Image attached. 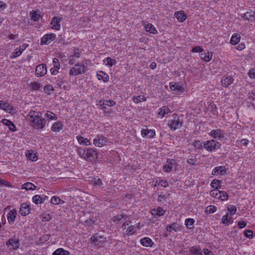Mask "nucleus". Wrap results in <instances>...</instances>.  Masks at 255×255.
Instances as JSON below:
<instances>
[{
  "label": "nucleus",
  "instance_id": "f257e3e1",
  "mask_svg": "<svg viewBox=\"0 0 255 255\" xmlns=\"http://www.w3.org/2000/svg\"><path fill=\"white\" fill-rule=\"evenodd\" d=\"M27 120L31 123V126L36 129H42L46 125V121L42 117V113L31 110L27 116Z\"/></svg>",
  "mask_w": 255,
  "mask_h": 255
},
{
  "label": "nucleus",
  "instance_id": "f03ea898",
  "mask_svg": "<svg viewBox=\"0 0 255 255\" xmlns=\"http://www.w3.org/2000/svg\"><path fill=\"white\" fill-rule=\"evenodd\" d=\"M87 68L84 64H76L74 67L71 68L69 74L72 76H76L85 73Z\"/></svg>",
  "mask_w": 255,
  "mask_h": 255
},
{
  "label": "nucleus",
  "instance_id": "7ed1b4c3",
  "mask_svg": "<svg viewBox=\"0 0 255 255\" xmlns=\"http://www.w3.org/2000/svg\"><path fill=\"white\" fill-rule=\"evenodd\" d=\"M219 145V142L215 140H211L205 141L204 143V147L208 151H213L217 148Z\"/></svg>",
  "mask_w": 255,
  "mask_h": 255
},
{
  "label": "nucleus",
  "instance_id": "20e7f679",
  "mask_svg": "<svg viewBox=\"0 0 255 255\" xmlns=\"http://www.w3.org/2000/svg\"><path fill=\"white\" fill-rule=\"evenodd\" d=\"M91 242L94 244L95 246L99 247H102L106 241V238L102 236H92L90 238Z\"/></svg>",
  "mask_w": 255,
  "mask_h": 255
},
{
  "label": "nucleus",
  "instance_id": "39448f33",
  "mask_svg": "<svg viewBox=\"0 0 255 255\" xmlns=\"http://www.w3.org/2000/svg\"><path fill=\"white\" fill-rule=\"evenodd\" d=\"M6 245L10 250H16L19 248L20 245L19 241L17 238L10 239L6 243Z\"/></svg>",
  "mask_w": 255,
  "mask_h": 255
},
{
  "label": "nucleus",
  "instance_id": "423d86ee",
  "mask_svg": "<svg viewBox=\"0 0 255 255\" xmlns=\"http://www.w3.org/2000/svg\"><path fill=\"white\" fill-rule=\"evenodd\" d=\"M97 157V151L92 148H88L86 150V155L85 159L88 161H93Z\"/></svg>",
  "mask_w": 255,
  "mask_h": 255
},
{
  "label": "nucleus",
  "instance_id": "0eeeda50",
  "mask_svg": "<svg viewBox=\"0 0 255 255\" xmlns=\"http://www.w3.org/2000/svg\"><path fill=\"white\" fill-rule=\"evenodd\" d=\"M56 38V35L54 33L46 34L41 39V45L47 44L48 43L53 41Z\"/></svg>",
  "mask_w": 255,
  "mask_h": 255
},
{
  "label": "nucleus",
  "instance_id": "6e6552de",
  "mask_svg": "<svg viewBox=\"0 0 255 255\" xmlns=\"http://www.w3.org/2000/svg\"><path fill=\"white\" fill-rule=\"evenodd\" d=\"M47 73L46 65L44 64H42L38 65L35 69V74L37 76H43Z\"/></svg>",
  "mask_w": 255,
  "mask_h": 255
},
{
  "label": "nucleus",
  "instance_id": "1a4fd4ad",
  "mask_svg": "<svg viewBox=\"0 0 255 255\" xmlns=\"http://www.w3.org/2000/svg\"><path fill=\"white\" fill-rule=\"evenodd\" d=\"M224 134L225 132L221 129L212 130L210 133V135L214 138H223Z\"/></svg>",
  "mask_w": 255,
  "mask_h": 255
},
{
  "label": "nucleus",
  "instance_id": "9d476101",
  "mask_svg": "<svg viewBox=\"0 0 255 255\" xmlns=\"http://www.w3.org/2000/svg\"><path fill=\"white\" fill-rule=\"evenodd\" d=\"M176 161L173 159H167L166 163L163 166V170L166 172H170L173 168V165H176Z\"/></svg>",
  "mask_w": 255,
  "mask_h": 255
},
{
  "label": "nucleus",
  "instance_id": "9b49d317",
  "mask_svg": "<svg viewBox=\"0 0 255 255\" xmlns=\"http://www.w3.org/2000/svg\"><path fill=\"white\" fill-rule=\"evenodd\" d=\"M107 140L106 138L103 135H98L94 139L93 143L97 147H102L106 144Z\"/></svg>",
  "mask_w": 255,
  "mask_h": 255
},
{
  "label": "nucleus",
  "instance_id": "f8f14e48",
  "mask_svg": "<svg viewBox=\"0 0 255 255\" xmlns=\"http://www.w3.org/2000/svg\"><path fill=\"white\" fill-rule=\"evenodd\" d=\"M141 134L143 137L147 136L150 138L155 135V132L154 130L143 128L141 131Z\"/></svg>",
  "mask_w": 255,
  "mask_h": 255
},
{
  "label": "nucleus",
  "instance_id": "ddd939ff",
  "mask_svg": "<svg viewBox=\"0 0 255 255\" xmlns=\"http://www.w3.org/2000/svg\"><path fill=\"white\" fill-rule=\"evenodd\" d=\"M116 104V102L113 100L105 101L104 100H101L99 102V106L101 109H104L105 108L106 106L111 107L115 105Z\"/></svg>",
  "mask_w": 255,
  "mask_h": 255
},
{
  "label": "nucleus",
  "instance_id": "4468645a",
  "mask_svg": "<svg viewBox=\"0 0 255 255\" xmlns=\"http://www.w3.org/2000/svg\"><path fill=\"white\" fill-rule=\"evenodd\" d=\"M61 21V18L57 17L56 16L53 17L50 22V24L52 25V28L56 30H59L60 28V25L59 23Z\"/></svg>",
  "mask_w": 255,
  "mask_h": 255
},
{
  "label": "nucleus",
  "instance_id": "2eb2a0df",
  "mask_svg": "<svg viewBox=\"0 0 255 255\" xmlns=\"http://www.w3.org/2000/svg\"><path fill=\"white\" fill-rule=\"evenodd\" d=\"M73 52V54L69 57V63L71 64H74L76 59L79 58L81 55V53L78 48H74Z\"/></svg>",
  "mask_w": 255,
  "mask_h": 255
},
{
  "label": "nucleus",
  "instance_id": "dca6fc26",
  "mask_svg": "<svg viewBox=\"0 0 255 255\" xmlns=\"http://www.w3.org/2000/svg\"><path fill=\"white\" fill-rule=\"evenodd\" d=\"M241 17L249 21H253L255 19V11H248L245 13L241 14Z\"/></svg>",
  "mask_w": 255,
  "mask_h": 255
},
{
  "label": "nucleus",
  "instance_id": "f3484780",
  "mask_svg": "<svg viewBox=\"0 0 255 255\" xmlns=\"http://www.w3.org/2000/svg\"><path fill=\"white\" fill-rule=\"evenodd\" d=\"M30 208L26 203H23L21 205L19 209V213L22 216H26L29 213Z\"/></svg>",
  "mask_w": 255,
  "mask_h": 255
},
{
  "label": "nucleus",
  "instance_id": "a211bd4d",
  "mask_svg": "<svg viewBox=\"0 0 255 255\" xmlns=\"http://www.w3.org/2000/svg\"><path fill=\"white\" fill-rule=\"evenodd\" d=\"M201 58L205 62L210 61L212 57V53L209 51L201 52L200 54Z\"/></svg>",
  "mask_w": 255,
  "mask_h": 255
},
{
  "label": "nucleus",
  "instance_id": "6ab92c4d",
  "mask_svg": "<svg viewBox=\"0 0 255 255\" xmlns=\"http://www.w3.org/2000/svg\"><path fill=\"white\" fill-rule=\"evenodd\" d=\"M0 109L7 112H10L12 110V107L8 103L0 101Z\"/></svg>",
  "mask_w": 255,
  "mask_h": 255
},
{
  "label": "nucleus",
  "instance_id": "aec40b11",
  "mask_svg": "<svg viewBox=\"0 0 255 255\" xmlns=\"http://www.w3.org/2000/svg\"><path fill=\"white\" fill-rule=\"evenodd\" d=\"M170 88L172 91L182 93L184 91V88L179 84L170 83Z\"/></svg>",
  "mask_w": 255,
  "mask_h": 255
},
{
  "label": "nucleus",
  "instance_id": "412c9836",
  "mask_svg": "<svg viewBox=\"0 0 255 255\" xmlns=\"http://www.w3.org/2000/svg\"><path fill=\"white\" fill-rule=\"evenodd\" d=\"M1 123L3 125L8 126L9 128V129L11 131H15L16 130L15 126H14L13 123L12 122H11L10 121L5 119H4L1 120Z\"/></svg>",
  "mask_w": 255,
  "mask_h": 255
},
{
  "label": "nucleus",
  "instance_id": "4be33fe9",
  "mask_svg": "<svg viewBox=\"0 0 255 255\" xmlns=\"http://www.w3.org/2000/svg\"><path fill=\"white\" fill-rule=\"evenodd\" d=\"M140 244L146 247H151L153 245L152 240L148 237H145L140 240Z\"/></svg>",
  "mask_w": 255,
  "mask_h": 255
},
{
  "label": "nucleus",
  "instance_id": "5701e85b",
  "mask_svg": "<svg viewBox=\"0 0 255 255\" xmlns=\"http://www.w3.org/2000/svg\"><path fill=\"white\" fill-rule=\"evenodd\" d=\"M168 125L171 130H175L179 125L180 126L182 125V123H180L179 119H177L172 120Z\"/></svg>",
  "mask_w": 255,
  "mask_h": 255
},
{
  "label": "nucleus",
  "instance_id": "b1692460",
  "mask_svg": "<svg viewBox=\"0 0 255 255\" xmlns=\"http://www.w3.org/2000/svg\"><path fill=\"white\" fill-rule=\"evenodd\" d=\"M233 78L231 76L226 77L221 80V84L224 87H228L230 85L233 83Z\"/></svg>",
  "mask_w": 255,
  "mask_h": 255
},
{
  "label": "nucleus",
  "instance_id": "393cba45",
  "mask_svg": "<svg viewBox=\"0 0 255 255\" xmlns=\"http://www.w3.org/2000/svg\"><path fill=\"white\" fill-rule=\"evenodd\" d=\"M63 128V124L60 122H57L54 123L51 127V130L54 132H58Z\"/></svg>",
  "mask_w": 255,
  "mask_h": 255
},
{
  "label": "nucleus",
  "instance_id": "a878e982",
  "mask_svg": "<svg viewBox=\"0 0 255 255\" xmlns=\"http://www.w3.org/2000/svg\"><path fill=\"white\" fill-rule=\"evenodd\" d=\"M218 173L221 175H225L226 173V170L223 166L216 167L212 171V174L215 175Z\"/></svg>",
  "mask_w": 255,
  "mask_h": 255
},
{
  "label": "nucleus",
  "instance_id": "bb28decb",
  "mask_svg": "<svg viewBox=\"0 0 255 255\" xmlns=\"http://www.w3.org/2000/svg\"><path fill=\"white\" fill-rule=\"evenodd\" d=\"M98 79L99 80H102L104 82H108L109 81V76L103 71H99L97 73V74Z\"/></svg>",
  "mask_w": 255,
  "mask_h": 255
},
{
  "label": "nucleus",
  "instance_id": "cd10ccee",
  "mask_svg": "<svg viewBox=\"0 0 255 255\" xmlns=\"http://www.w3.org/2000/svg\"><path fill=\"white\" fill-rule=\"evenodd\" d=\"M165 213V211L162 209L161 207H158L156 209H152L151 211V213L152 216L155 217L157 216H161L163 215Z\"/></svg>",
  "mask_w": 255,
  "mask_h": 255
},
{
  "label": "nucleus",
  "instance_id": "c85d7f7f",
  "mask_svg": "<svg viewBox=\"0 0 255 255\" xmlns=\"http://www.w3.org/2000/svg\"><path fill=\"white\" fill-rule=\"evenodd\" d=\"M174 15L177 19L180 22H183L186 19V15L183 11H177L175 12Z\"/></svg>",
  "mask_w": 255,
  "mask_h": 255
},
{
  "label": "nucleus",
  "instance_id": "c756f323",
  "mask_svg": "<svg viewBox=\"0 0 255 255\" xmlns=\"http://www.w3.org/2000/svg\"><path fill=\"white\" fill-rule=\"evenodd\" d=\"M160 111L157 114L158 117L160 118H163L165 115L170 113V110L166 106H163L160 109Z\"/></svg>",
  "mask_w": 255,
  "mask_h": 255
},
{
  "label": "nucleus",
  "instance_id": "7c9ffc66",
  "mask_svg": "<svg viewBox=\"0 0 255 255\" xmlns=\"http://www.w3.org/2000/svg\"><path fill=\"white\" fill-rule=\"evenodd\" d=\"M241 39V36L239 34L235 33L231 38L230 43L232 45H236L238 44Z\"/></svg>",
  "mask_w": 255,
  "mask_h": 255
},
{
  "label": "nucleus",
  "instance_id": "2f4dec72",
  "mask_svg": "<svg viewBox=\"0 0 255 255\" xmlns=\"http://www.w3.org/2000/svg\"><path fill=\"white\" fill-rule=\"evenodd\" d=\"M189 251L191 255H202L201 250L198 247H192L190 248Z\"/></svg>",
  "mask_w": 255,
  "mask_h": 255
},
{
  "label": "nucleus",
  "instance_id": "473e14b6",
  "mask_svg": "<svg viewBox=\"0 0 255 255\" xmlns=\"http://www.w3.org/2000/svg\"><path fill=\"white\" fill-rule=\"evenodd\" d=\"M77 139L80 144L86 145H89L91 144V142L87 138L82 137V136L78 135L77 136Z\"/></svg>",
  "mask_w": 255,
  "mask_h": 255
},
{
  "label": "nucleus",
  "instance_id": "72a5a7b5",
  "mask_svg": "<svg viewBox=\"0 0 255 255\" xmlns=\"http://www.w3.org/2000/svg\"><path fill=\"white\" fill-rule=\"evenodd\" d=\"M17 212L15 210L10 211L7 215V219L9 222H13L15 219Z\"/></svg>",
  "mask_w": 255,
  "mask_h": 255
},
{
  "label": "nucleus",
  "instance_id": "f704fd0d",
  "mask_svg": "<svg viewBox=\"0 0 255 255\" xmlns=\"http://www.w3.org/2000/svg\"><path fill=\"white\" fill-rule=\"evenodd\" d=\"M70 253L62 248H59L54 252L52 255H69Z\"/></svg>",
  "mask_w": 255,
  "mask_h": 255
},
{
  "label": "nucleus",
  "instance_id": "c9c22d12",
  "mask_svg": "<svg viewBox=\"0 0 255 255\" xmlns=\"http://www.w3.org/2000/svg\"><path fill=\"white\" fill-rule=\"evenodd\" d=\"M145 29L146 31H148L152 34H155L157 32L154 26L151 23H148L145 26Z\"/></svg>",
  "mask_w": 255,
  "mask_h": 255
},
{
  "label": "nucleus",
  "instance_id": "e433bc0d",
  "mask_svg": "<svg viewBox=\"0 0 255 255\" xmlns=\"http://www.w3.org/2000/svg\"><path fill=\"white\" fill-rule=\"evenodd\" d=\"M50 202L53 205L63 204L64 203V201L56 196H53L51 198Z\"/></svg>",
  "mask_w": 255,
  "mask_h": 255
},
{
  "label": "nucleus",
  "instance_id": "4c0bfd02",
  "mask_svg": "<svg viewBox=\"0 0 255 255\" xmlns=\"http://www.w3.org/2000/svg\"><path fill=\"white\" fill-rule=\"evenodd\" d=\"M36 186L30 182H26L22 185V189H24L26 190H34Z\"/></svg>",
  "mask_w": 255,
  "mask_h": 255
},
{
  "label": "nucleus",
  "instance_id": "58836bf2",
  "mask_svg": "<svg viewBox=\"0 0 255 255\" xmlns=\"http://www.w3.org/2000/svg\"><path fill=\"white\" fill-rule=\"evenodd\" d=\"M231 219L232 217H229L228 215L227 214L223 216L222 218V223L226 226L229 225L230 223H233V221L230 222Z\"/></svg>",
  "mask_w": 255,
  "mask_h": 255
},
{
  "label": "nucleus",
  "instance_id": "ea45409f",
  "mask_svg": "<svg viewBox=\"0 0 255 255\" xmlns=\"http://www.w3.org/2000/svg\"><path fill=\"white\" fill-rule=\"evenodd\" d=\"M132 100L135 103L137 104L141 102L145 101L146 100V99L143 95H139L137 96H134L132 98Z\"/></svg>",
  "mask_w": 255,
  "mask_h": 255
},
{
  "label": "nucleus",
  "instance_id": "a19ab883",
  "mask_svg": "<svg viewBox=\"0 0 255 255\" xmlns=\"http://www.w3.org/2000/svg\"><path fill=\"white\" fill-rule=\"evenodd\" d=\"M30 15L31 19L35 21H38L40 16L39 13L36 11H31L30 13Z\"/></svg>",
  "mask_w": 255,
  "mask_h": 255
},
{
  "label": "nucleus",
  "instance_id": "79ce46f5",
  "mask_svg": "<svg viewBox=\"0 0 255 255\" xmlns=\"http://www.w3.org/2000/svg\"><path fill=\"white\" fill-rule=\"evenodd\" d=\"M104 62L106 65L110 67H112L114 64H115L116 61L115 59H111L110 57H107L104 60Z\"/></svg>",
  "mask_w": 255,
  "mask_h": 255
},
{
  "label": "nucleus",
  "instance_id": "37998d69",
  "mask_svg": "<svg viewBox=\"0 0 255 255\" xmlns=\"http://www.w3.org/2000/svg\"><path fill=\"white\" fill-rule=\"evenodd\" d=\"M220 183H221V181L220 180L214 179L211 183V186L213 188L218 190L220 188Z\"/></svg>",
  "mask_w": 255,
  "mask_h": 255
},
{
  "label": "nucleus",
  "instance_id": "c03bdc74",
  "mask_svg": "<svg viewBox=\"0 0 255 255\" xmlns=\"http://www.w3.org/2000/svg\"><path fill=\"white\" fill-rule=\"evenodd\" d=\"M30 86L32 90L35 91L39 90L41 88L40 84L35 81L31 82L30 84Z\"/></svg>",
  "mask_w": 255,
  "mask_h": 255
},
{
  "label": "nucleus",
  "instance_id": "a18cd8bd",
  "mask_svg": "<svg viewBox=\"0 0 255 255\" xmlns=\"http://www.w3.org/2000/svg\"><path fill=\"white\" fill-rule=\"evenodd\" d=\"M217 198L220 199L222 201H225L228 199V195L225 191H221L219 194V196L217 197Z\"/></svg>",
  "mask_w": 255,
  "mask_h": 255
},
{
  "label": "nucleus",
  "instance_id": "49530a36",
  "mask_svg": "<svg viewBox=\"0 0 255 255\" xmlns=\"http://www.w3.org/2000/svg\"><path fill=\"white\" fill-rule=\"evenodd\" d=\"M32 201L36 204H41L42 199L40 195H36L32 197Z\"/></svg>",
  "mask_w": 255,
  "mask_h": 255
},
{
  "label": "nucleus",
  "instance_id": "de8ad7c7",
  "mask_svg": "<svg viewBox=\"0 0 255 255\" xmlns=\"http://www.w3.org/2000/svg\"><path fill=\"white\" fill-rule=\"evenodd\" d=\"M194 222H195V221L193 219L188 218V219H186L185 222V224L187 228L191 229L192 227H191V226L193 225Z\"/></svg>",
  "mask_w": 255,
  "mask_h": 255
},
{
  "label": "nucleus",
  "instance_id": "09e8293b",
  "mask_svg": "<svg viewBox=\"0 0 255 255\" xmlns=\"http://www.w3.org/2000/svg\"><path fill=\"white\" fill-rule=\"evenodd\" d=\"M216 211V207L213 205H210L206 207L205 212L208 213H213Z\"/></svg>",
  "mask_w": 255,
  "mask_h": 255
},
{
  "label": "nucleus",
  "instance_id": "8fccbe9b",
  "mask_svg": "<svg viewBox=\"0 0 255 255\" xmlns=\"http://www.w3.org/2000/svg\"><path fill=\"white\" fill-rule=\"evenodd\" d=\"M44 91L46 93L50 94L54 91V89L51 85H46L44 87Z\"/></svg>",
  "mask_w": 255,
  "mask_h": 255
},
{
  "label": "nucleus",
  "instance_id": "3c124183",
  "mask_svg": "<svg viewBox=\"0 0 255 255\" xmlns=\"http://www.w3.org/2000/svg\"><path fill=\"white\" fill-rule=\"evenodd\" d=\"M22 52L18 48L15 49L14 51L12 53L11 58H15L20 56L22 54Z\"/></svg>",
  "mask_w": 255,
  "mask_h": 255
},
{
  "label": "nucleus",
  "instance_id": "603ef678",
  "mask_svg": "<svg viewBox=\"0 0 255 255\" xmlns=\"http://www.w3.org/2000/svg\"><path fill=\"white\" fill-rule=\"evenodd\" d=\"M166 230L168 232H171L172 230L177 231V224L175 223H173L172 225H168L166 227Z\"/></svg>",
  "mask_w": 255,
  "mask_h": 255
},
{
  "label": "nucleus",
  "instance_id": "864d4df0",
  "mask_svg": "<svg viewBox=\"0 0 255 255\" xmlns=\"http://www.w3.org/2000/svg\"><path fill=\"white\" fill-rule=\"evenodd\" d=\"M26 157L29 160H31V161H36L37 160V156L33 153L29 152L26 154Z\"/></svg>",
  "mask_w": 255,
  "mask_h": 255
},
{
  "label": "nucleus",
  "instance_id": "5fc2aeb1",
  "mask_svg": "<svg viewBox=\"0 0 255 255\" xmlns=\"http://www.w3.org/2000/svg\"><path fill=\"white\" fill-rule=\"evenodd\" d=\"M60 64L58 63V64H55L54 67L51 68L50 69V72L52 75H56L58 72V70L59 69Z\"/></svg>",
  "mask_w": 255,
  "mask_h": 255
},
{
  "label": "nucleus",
  "instance_id": "6e6d98bb",
  "mask_svg": "<svg viewBox=\"0 0 255 255\" xmlns=\"http://www.w3.org/2000/svg\"><path fill=\"white\" fill-rule=\"evenodd\" d=\"M44 118H48L50 120H52L55 119V116L53 113L50 111H47L44 115Z\"/></svg>",
  "mask_w": 255,
  "mask_h": 255
},
{
  "label": "nucleus",
  "instance_id": "4d7b16f0",
  "mask_svg": "<svg viewBox=\"0 0 255 255\" xmlns=\"http://www.w3.org/2000/svg\"><path fill=\"white\" fill-rule=\"evenodd\" d=\"M193 145L197 148L199 149H203V145L201 142L199 140H195L193 142Z\"/></svg>",
  "mask_w": 255,
  "mask_h": 255
},
{
  "label": "nucleus",
  "instance_id": "13d9d810",
  "mask_svg": "<svg viewBox=\"0 0 255 255\" xmlns=\"http://www.w3.org/2000/svg\"><path fill=\"white\" fill-rule=\"evenodd\" d=\"M77 152L80 156L85 159V156L86 155V150L79 148L77 149Z\"/></svg>",
  "mask_w": 255,
  "mask_h": 255
},
{
  "label": "nucleus",
  "instance_id": "bf43d9fd",
  "mask_svg": "<svg viewBox=\"0 0 255 255\" xmlns=\"http://www.w3.org/2000/svg\"><path fill=\"white\" fill-rule=\"evenodd\" d=\"M228 210L229 211L231 215H233L236 213V212L237 211V208L235 206L231 205L228 207Z\"/></svg>",
  "mask_w": 255,
  "mask_h": 255
},
{
  "label": "nucleus",
  "instance_id": "052dcab7",
  "mask_svg": "<svg viewBox=\"0 0 255 255\" xmlns=\"http://www.w3.org/2000/svg\"><path fill=\"white\" fill-rule=\"evenodd\" d=\"M92 182L95 185L100 186L102 185V181L101 179L98 178H93Z\"/></svg>",
  "mask_w": 255,
  "mask_h": 255
},
{
  "label": "nucleus",
  "instance_id": "680f3d73",
  "mask_svg": "<svg viewBox=\"0 0 255 255\" xmlns=\"http://www.w3.org/2000/svg\"><path fill=\"white\" fill-rule=\"evenodd\" d=\"M220 191L215 189L210 191V194L213 198H217L219 196Z\"/></svg>",
  "mask_w": 255,
  "mask_h": 255
},
{
  "label": "nucleus",
  "instance_id": "e2e57ef3",
  "mask_svg": "<svg viewBox=\"0 0 255 255\" xmlns=\"http://www.w3.org/2000/svg\"><path fill=\"white\" fill-rule=\"evenodd\" d=\"M253 232L250 230H245L244 231V235L247 238H252L253 237Z\"/></svg>",
  "mask_w": 255,
  "mask_h": 255
},
{
  "label": "nucleus",
  "instance_id": "0e129e2a",
  "mask_svg": "<svg viewBox=\"0 0 255 255\" xmlns=\"http://www.w3.org/2000/svg\"><path fill=\"white\" fill-rule=\"evenodd\" d=\"M125 216V215H123V214H120V215H117V216H114L113 218V220L115 222H116V221H118V222H119Z\"/></svg>",
  "mask_w": 255,
  "mask_h": 255
},
{
  "label": "nucleus",
  "instance_id": "69168bd1",
  "mask_svg": "<svg viewBox=\"0 0 255 255\" xmlns=\"http://www.w3.org/2000/svg\"><path fill=\"white\" fill-rule=\"evenodd\" d=\"M158 185L160 184L161 186L163 187H166L168 186V183L167 181L164 180L163 179H160L159 180V183H158Z\"/></svg>",
  "mask_w": 255,
  "mask_h": 255
},
{
  "label": "nucleus",
  "instance_id": "338daca9",
  "mask_svg": "<svg viewBox=\"0 0 255 255\" xmlns=\"http://www.w3.org/2000/svg\"><path fill=\"white\" fill-rule=\"evenodd\" d=\"M95 221L92 219H88L85 221V225L87 226H91L94 224Z\"/></svg>",
  "mask_w": 255,
  "mask_h": 255
},
{
  "label": "nucleus",
  "instance_id": "774afa93",
  "mask_svg": "<svg viewBox=\"0 0 255 255\" xmlns=\"http://www.w3.org/2000/svg\"><path fill=\"white\" fill-rule=\"evenodd\" d=\"M248 75L251 78L255 79V69H251L248 72Z\"/></svg>",
  "mask_w": 255,
  "mask_h": 255
}]
</instances>
